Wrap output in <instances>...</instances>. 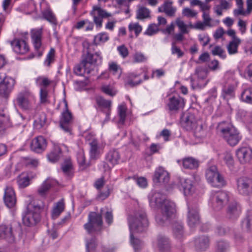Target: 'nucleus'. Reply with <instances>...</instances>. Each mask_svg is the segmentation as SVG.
<instances>
[{
  "label": "nucleus",
  "instance_id": "f257e3e1",
  "mask_svg": "<svg viewBox=\"0 0 252 252\" xmlns=\"http://www.w3.org/2000/svg\"><path fill=\"white\" fill-rule=\"evenodd\" d=\"M150 203L152 207H157L160 209V213L156 217V220L159 225L165 224L176 213V205L174 202L165 199L160 194L155 193L150 200Z\"/></svg>",
  "mask_w": 252,
  "mask_h": 252
},
{
  "label": "nucleus",
  "instance_id": "f03ea898",
  "mask_svg": "<svg viewBox=\"0 0 252 252\" xmlns=\"http://www.w3.org/2000/svg\"><path fill=\"white\" fill-rule=\"evenodd\" d=\"M128 221L130 232V243L136 251L142 248L143 243L140 240L133 237V233L143 231L148 226V220L145 213L143 211H139L134 216L129 217Z\"/></svg>",
  "mask_w": 252,
  "mask_h": 252
},
{
  "label": "nucleus",
  "instance_id": "7ed1b4c3",
  "mask_svg": "<svg viewBox=\"0 0 252 252\" xmlns=\"http://www.w3.org/2000/svg\"><path fill=\"white\" fill-rule=\"evenodd\" d=\"M102 216L104 217L107 223H112L113 217L111 209L103 208L100 210V214L91 212L88 216V222L84 225L85 229L89 234L96 233L101 230L103 224Z\"/></svg>",
  "mask_w": 252,
  "mask_h": 252
},
{
  "label": "nucleus",
  "instance_id": "20e7f679",
  "mask_svg": "<svg viewBox=\"0 0 252 252\" xmlns=\"http://www.w3.org/2000/svg\"><path fill=\"white\" fill-rule=\"evenodd\" d=\"M217 129L220 135L231 146L236 145L241 139L239 131L231 123L222 122Z\"/></svg>",
  "mask_w": 252,
  "mask_h": 252
},
{
  "label": "nucleus",
  "instance_id": "39448f33",
  "mask_svg": "<svg viewBox=\"0 0 252 252\" xmlns=\"http://www.w3.org/2000/svg\"><path fill=\"white\" fill-rule=\"evenodd\" d=\"M222 90L221 95L225 100L235 97V92L239 84V81L236 78L234 72H226L221 82Z\"/></svg>",
  "mask_w": 252,
  "mask_h": 252
},
{
  "label": "nucleus",
  "instance_id": "423d86ee",
  "mask_svg": "<svg viewBox=\"0 0 252 252\" xmlns=\"http://www.w3.org/2000/svg\"><path fill=\"white\" fill-rule=\"evenodd\" d=\"M42 208L34 202L30 203L27 211L23 217V223L27 226H31L36 224L40 219V213Z\"/></svg>",
  "mask_w": 252,
  "mask_h": 252
},
{
  "label": "nucleus",
  "instance_id": "0eeeda50",
  "mask_svg": "<svg viewBox=\"0 0 252 252\" xmlns=\"http://www.w3.org/2000/svg\"><path fill=\"white\" fill-rule=\"evenodd\" d=\"M230 194L224 191L212 192L209 201V206L215 211H220L227 203Z\"/></svg>",
  "mask_w": 252,
  "mask_h": 252
},
{
  "label": "nucleus",
  "instance_id": "6e6552de",
  "mask_svg": "<svg viewBox=\"0 0 252 252\" xmlns=\"http://www.w3.org/2000/svg\"><path fill=\"white\" fill-rule=\"evenodd\" d=\"M34 96L31 92L25 90L19 92L13 100L15 106L23 110H30L32 108V101Z\"/></svg>",
  "mask_w": 252,
  "mask_h": 252
},
{
  "label": "nucleus",
  "instance_id": "1a4fd4ad",
  "mask_svg": "<svg viewBox=\"0 0 252 252\" xmlns=\"http://www.w3.org/2000/svg\"><path fill=\"white\" fill-rule=\"evenodd\" d=\"M206 178L208 182L213 187H221L225 184L223 177L218 172L215 165L209 167L206 171Z\"/></svg>",
  "mask_w": 252,
  "mask_h": 252
},
{
  "label": "nucleus",
  "instance_id": "9d476101",
  "mask_svg": "<svg viewBox=\"0 0 252 252\" xmlns=\"http://www.w3.org/2000/svg\"><path fill=\"white\" fill-rule=\"evenodd\" d=\"M15 80L6 75L5 73H0V96L7 98L14 89Z\"/></svg>",
  "mask_w": 252,
  "mask_h": 252
},
{
  "label": "nucleus",
  "instance_id": "9b49d317",
  "mask_svg": "<svg viewBox=\"0 0 252 252\" xmlns=\"http://www.w3.org/2000/svg\"><path fill=\"white\" fill-rule=\"evenodd\" d=\"M187 222L190 228L195 227L200 222L198 207L197 204H189L188 205Z\"/></svg>",
  "mask_w": 252,
  "mask_h": 252
},
{
  "label": "nucleus",
  "instance_id": "f8f14e48",
  "mask_svg": "<svg viewBox=\"0 0 252 252\" xmlns=\"http://www.w3.org/2000/svg\"><path fill=\"white\" fill-rule=\"evenodd\" d=\"M237 190L243 195L252 193V180L246 177H241L237 180Z\"/></svg>",
  "mask_w": 252,
  "mask_h": 252
},
{
  "label": "nucleus",
  "instance_id": "ddd939ff",
  "mask_svg": "<svg viewBox=\"0 0 252 252\" xmlns=\"http://www.w3.org/2000/svg\"><path fill=\"white\" fill-rule=\"evenodd\" d=\"M200 120L197 119L193 114L188 113L181 118V125L187 130H191L196 126Z\"/></svg>",
  "mask_w": 252,
  "mask_h": 252
},
{
  "label": "nucleus",
  "instance_id": "4468645a",
  "mask_svg": "<svg viewBox=\"0 0 252 252\" xmlns=\"http://www.w3.org/2000/svg\"><path fill=\"white\" fill-rule=\"evenodd\" d=\"M65 111L62 113V117L60 120V126L66 132L71 133L72 115L68 111L67 102L65 101Z\"/></svg>",
  "mask_w": 252,
  "mask_h": 252
},
{
  "label": "nucleus",
  "instance_id": "2eb2a0df",
  "mask_svg": "<svg viewBox=\"0 0 252 252\" xmlns=\"http://www.w3.org/2000/svg\"><path fill=\"white\" fill-rule=\"evenodd\" d=\"M91 14L94 18V22L97 27L101 28L102 26V18L110 17L111 14L99 7H94Z\"/></svg>",
  "mask_w": 252,
  "mask_h": 252
},
{
  "label": "nucleus",
  "instance_id": "dca6fc26",
  "mask_svg": "<svg viewBox=\"0 0 252 252\" xmlns=\"http://www.w3.org/2000/svg\"><path fill=\"white\" fill-rule=\"evenodd\" d=\"M236 156L242 164L249 162L252 158V149L250 147H243L236 152Z\"/></svg>",
  "mask_w": 252,
  "mask_h": 252
},
{
  "label": "nucleus",
  "instance_id": "f3484780",
  "mask_svg": "<svg viewBox=\"0 0 252 252\" xmlns=\"http://www.w3.org/2000/svg\"><path fill=\"white\" fill-rule=\"evenodd\" d=\"M195 74L198 80L196 81L192 77H190V82L192 88L195 89L196 87L205 86L207 82H202V81L207 77L208 74L207 70L198 67L196 69Z\"/></svg>",
  "mask_w": 252,
  "mask_h": 252
},
{
  "label": "nucleus",
  "instance_id": "a211bd4d",
  "mask_svg": "<svg viewBox=\"0 0 252 252\" xmlns=\"http://www.w3.org/2000/svg\"><path fill=\"white\" fill-rule=\"evenodd\" d=\"M169 178L168 172L163 167L159 166L156 169L153 179L156 183L166 184L169 182Z\"/></svg>",
  "mask_w": 252,
  "mask_h": 252
},
{
  "label": "nucleus",
  "instance_id": "6ab92c4d",
  "mask_svg": "<svg viewBox=\"0 0 252 252\" xmlns=\"http://www.w3.org/2000/svg\"><path fill=\"white\" fill-rule=\"evenodd\" d=\"M178 180V185L183 188L185 195H191L194 192L195 187L192 181L190 179L179 177Z\"/></svg>",
  "mask_w": 252,
  "mask_h": 252
},
{
  "label": "nucleus",
  "instance_id": "aec40b11",
  "mask_svg": "<svg viewBox=\"0 0 252 252\" xmlns=\"http://www.w3.org/2000/svg\"><path fill=\"white\" fill-rule=\"evenodd\" d=\"M0 239L5 240L9 243L14 241L15 236L11 225H0Z\"/></svg>",
  "mask_w": 252,
  "mask_h": 252
},
{
  "label": "nucleus",
  "instance_id": "412c9836",
  "mask_svg": "<svg viewBox=\"0 0 252 252\" xmlns=\"http://www.w3.org/2000/svg\"><path fill=\"white\" fill-rule=\"evenodd\" d=\"M47 147L46 139L41 136H38L32 141L31 150L36 153H40L44 151Z\"/></svg>",
  "mask_w": 252,
  "mask_h": 252
},
{
  "label": "nucleus",
  "instance_id": "4be33fe9",
  "mask_svg": "<svg viewBox=\"0 0 252 252\" xmlns=\"http://www.w3.org/2000/svg\"><path fill=\"white\" fill-rule=\"evenodd\" d=\"M90 146V155L91 159L99 158L103 153V147L96 139H93L89 143Z\"/></svg>",
  "mask_w": 252,
  "mask_h": 252
},
{
  "label": "nucleus",
  "instance_id": "5701e85b",
  "mask_svg": "<svg viewBox=\"0 0 252 252\" xmlns=\"http://www.w3.org/2000/svg\"><path fill=\"white\" fill-rule=\"evenodd\" d=\"M184 105L185 102L184 99L179 96H172L170 97L167 103L168 110L173 112L178 111L180 109L184 107Z\"/></svg>",
  "mask_w": 252,
  "mask_h": 252
},
{
  "label": "nucleus",
  "instance_id": "b1692460",
  "mask_svg": "<svg viewBox=\"0 0 252 252\" xmlns=\"http://www.w3.org/2000/svg\"><path fill=\"white\" fill-rule=\"evenodd\" d=\"M11 45L17 54H24L29 51V47L24 40L15 39L11 42Z\"/></svg>",
  "mask_w": 252,
  "mask_h": 252
},
{
  "label": "nucleus",
  "instance_id": "393cba45",
  "mask_svg": "<svg viewBox=\"0 0 252 252\" xmlns=\"http://www.w3.org/2000/svg\"><path fill=\"white\" fill-rule=\"evenodd\" d=\"M4 201L8 208L14 207L16 204L15 194L12 187H7L4 190Z\"/></svg>",
  "mask_w": 252,
  "mask_h": 252
},
{
  "label": "nucleus",
  "instance_id": "a878e982",
  "mask_svg": "<svg viewBox=\"0 0 252 252\" xmlns=\"http://www.w3.org/2000/svg\"><path fill=\"white\" fill-rule=\"evenodd\" d=\"M96 102L100 107L102 108V112L105 114V121H109L111 113V101L106 100L101 96H98L96 98Z\"/></svg>",
  "mask_w": 252,
  "mask_h": 252
},
{
  "label": "nucleus",
  "instance_id": "bb28decb",
  "mask_svg": "<svg viewBox=\"0 0 252 252\" xmlns=\"http://www.w3.org/2000/svg\"><path fill=\"white\" fill-rule=\"evenodd\" d=\"M102 62V57L101 53L99 52L95 53L94 54L88 53L84 58L83 59V63H87L89 66L90 65L96 64L98 65Z\"/></svg>",
  "mask_w": 252,
  "mask_h": 252
},
{
  "label": "nucleus",
  "instance_id": "cd10ccee",
  "mask_svg": "<svg viewBox=\"0 0 252 252\" xmlns=\"http://www.w3.org/2000/svg\"><path fill=\"white\" fill-rule=\"evenodd\" d=\"M177 8L172 5V2L170 1H165L164 3L158 8L159 12H163L167 16L169 17H174L175 15Z\"/></svg>",
  "mask_w": 252,
  "mask_h": 252
},
{
  "label": "nucleus",
  "instance_id": "c85d7f7f",
  "mask_svg": "<svg viewBox=\"0 0 252 252\" xmlns=\"http://www.w3.org/2000/svg\"><path fill=\"white\" fill-rule=\"evenodd\" d=\"M177 162L178 163H182L183 167L188 169H195L199 166L198 161L192 157L185 158L182 160H178Z\"/></svg>",
  "mask_w": 252,
  "mask_h": 252
},
{
  "label": "nucleus",
  "instance_id": "c756f323",
  "mask_svg": "<svg viewBox=\"0 0 252 252\" xmlns=\"http://www.w3.org/2000/svg\"><path fill=\"white\" fill-rule=\"evenodd\" d=\"M42 33V29H33L31 32V37L35 49L38 51L41 46V37Z\"/></svg>",
  "mask_w": 252,
  "mask_h": 252
},
{
  "label": "nucleus",
  "instance_id": "7c9ffc66",
  "mask_svg": "<svg viewBox=\"0 0 252 252\" xmlns=\"http://www.w3.org/2000/svg\"><path fill=\"white\" fill-rule=\"evenodd\" d=\"M196 250L199 252L206 250L209 245V239L206 236H202L196 238L194 240Z\"/></svg>",
  "mask_w": 252,
  "mask_h": 252
},
{
  "label": "nucleus",
  "instance_id": "2f4dec72",
  "mask_svg": "<svg viewBox=\"0 0 252 252\" xmlns=\"http://www.w3.org/2000/svg\"><path fill=\"white\" fill-rule=\"evenodd\" d=\"M157 241L159 252H171L170 243L167 237L160 235L158 237Z\"/></svg>",
  "mask_w": 252,
  "mask_h": 252
},
{
  "label": "nucleus",
  "instance_id": "473e14b6",
  "mask_svg": "<svg viewBox=\"0 0 252 252\" xmlns=\"http://www.w3.org/2000/svg\"><path fill=\"white\" fill-rule=\"evenodd\" d=\"M106 161L112 166L119 163L120 159L119 152L116 150H111L106 154Z\"/></svg>",
  "mask_w": 252,
  "mask_h": 252
},
{
  "label": "nucleus",
  "instance_id": "72a5a7b5",
  "mask_svg": "<svg viewBox=\"0 0 252 252\" xmlns=\"http://www.w3.org/2000/svg\"><path fill=\"white\" fill-rule=\"evenodd\" d=\"M64 200L63 199H62L54 204L52 211V218L55 220L58 218L64 211Z\"/></svg>",
  "mask_w": 252,
  "mask_h": 252
},
{
  "label": "nucleus",
  "instance_id": "f704fd0d",
  "mask_svg": "<svg viewBox=\"0 0 252 252\" xmlns=\"http://www.w3.org/2000/svg\"><path fill=\"white\" fill-rule=\"evenodd\" d=\"M61 154V149L59 145L54 143L53 150L47 155V157L49 161L54 163L60 159Z\"/></svg>",
  "mask_w": 252,
  "mask_h": 252
},
{
  "label": "nucleus",
  "instance_id": "c9c22d12",
  "mask_svg": "<svg viewBox=\"0 0 252 252\" xmlns=\"http://www.w3.org/2000/svg\"><path fill=\"white\" fill-rule=\"evenodd\" d=\"M240 208L238 204L236 202H232L228 206L227 215L229 218H235L240 215Z\"/></svg>",
  "mask_w": 252,
  "mask_h": 252
},
{
  "label": "nucleus",
  "instance_id": "e433bc0d",
  "mask_svg": "<svg viewBox=\"0 0 252 252\" xmlns=\"http://www.w3.org/2000/svg\"><path fill=\"white\" fill-rule=\"evenodd\" d=\"M241 40L239 37H234L232 39L227 46V49L230 55H233L237 53L238 48L241 44Z\"/></svg>",
  "mask_w": 252,
  "mask_h": 252
},
{
  "label": "nucleus",
  "instance_id": "4c0bfd02",
  "mask_svg": "<svg viewBox=\"0 0 252 252\" xmlns=\"http://www.w3.org/2000/svg\"><path fill=\"white\" fill-rule=\"evenodd\" d=\"M54 184L55 181L53 179H47L39 187L38 194L41 196L44 195Z\"/></svg>",
  "mask_w": 252,
  "mask_h": 252
},
{
  "label": "nucleus",
  "instance_id": "58836bf2",
  "mask_svg": "<svg viewBox=\"0 0 252 252\" xmlns=\"http://www.w3.org/2000/svg\"><path fill=\"white\" fill-rule=\"evenodd\" d=\"M175 25L178 28L179 32L182 33H187L189 32V28H192L191 24H187L180 18H177L175 20Z\"/></svg>",
  "mask_w": 252,
  "mask_h": 252
},
{
  "label": "nucleus",
  "instance_id": "ea45409f",
  "mask_svg": "<svg viewBox=\"0 0 252 252\" xmlns=\"http://www.w3.org/2000/svg\"><path fill=\"white\" fill-rule=\"evenodd\" d=\"M139 75V74L135 73H128L126 77V85L134 87L140 84L142 82L141 79L138 81H134V79L137 78Z\"/></svg>",
  "mask_w": 252,
  "mask_h": 252
},
{
  "label": "nucleus",
  "instance_id": "a19ab883",
  "mask_svg": "<svg viewBox=\"0 0 252 252\" xmlns=\"http://www.w3.org/2000/svg\"><path fill=\"white\" fill-rule=\"evenodd\" d=\"M230 6V4L226 0H220V4L216 5L214 9L218 15L221 16L222 14V10L228 9Z\"/></svg>",
  "mask_w": 252,
  "mask_h": 252
},
{
  "label": "nucleus",
  "instance_id": "79ce46f5",
  "mask_svg": "<svg viewBox=\"0 0 252 252\" xmlns=\"http://www.w3.org/2000/svg\"><path fill=\"white\" fill-rule=\"evenodd\" d=\"M173 231L175 237L177 239H181L184 234L183 224L181 222H176L173 225Z\"/></svg>",
  "mask_w": 252,
  "mask_h": 252
},
{
  "label": "nucleus",
  "instance_id": "37998d69",
  "mask_svg": "<svg viewBox=\"0 0 252 252\" xmlns=\"http://www.w3.org/2000/svg\"><path fill=\"white\" fill-rule=\"evenodd\" d=\"M88 66L87 63H83V61L80 64H77L74 68V72L77 75L82 76L83 75L84 73L87 72V73H90V70L88 69Z\"/></svg>",
  "mask_w": 252,
  "mask_h": 252
},
{
  "label": "nucleus",
  "instance_id": "c03bdc74",
  "mask_svg": "<svg viewBox=\"0 0 252 252\" xmlns=\"http://www.w3.org/2000/svg\"><path fill=\"white\" fill-rule=\"evenodd\" d=\"M150 17V11L146 7L140 6L137 11L136 18L143 20Z\"/></svg>",
  "mask_w": 252,
  "mask_h": 252
},
{
  "label": "nucleus",
  "instance_id": "a18cd8bd",
  "mask_svg": "<svg viewBox=\"0 0 252 252\" xmlns=\"http://www.w3.org/2000/svg\"><path fill=\"white\" fill-rule=\"evenodd\" d=\"M43 18L48 22L54 25L57 24V20L55 15L49 8L42 12Z\"/></svg>",
  "mask_w": 252,
  "mask_h": 252
},
{
  "label": "nucleus",
  "instance_id": "49530a36",
  "mask_svg": "<svg viewBox=\"0 0 252 252\" xmlns=\"http://www.w3.org/2000/svg\"><path fill=\"white\" fill-rule=\"evenodd\" d=\"M127 108L125 104H121L118 107V114L119 117V123L123 124L126 116Z\"/></svg>",
  "mask_w": 252,
  "mask_h": 252
},
{
  "label": "nucleus",
  "instance_id": "de8ad7c7",
  "mask_svg": "<svg viewBox=\"0 0 252 252\" xmlns=\"http://www.w3.org/2000/svg\"><path fill=\"white\" fill-rule=\"evenodd\" d=\"M241 96L243 101L252 104V89L251 88L245 89L242 93Z\"/></svg>",
  "mask_w": 252,
  "mask_h": 252
},
{
  "label": "nucleus",
  "instance_id": "09e8293b",
  "mask_svg": "<svg viewBox=\"0 0 252 252\" xmlns=\"http://www.w3.org/2000/svg\"><path fill=\"white\" fill-rule=\"evenodd\" d=\"M97 244L94 237L87 238L86 239V247L87 252H94L96 247Z\"/></svg>",
  "mask_w": 252,
  "mask_h": 252
},
{
  "label": "nucleus",
  "instance_id": "8fccbe9b",
  "mask_svg": "<svg viewBox=\"0 0 252 252\" xmlns=\"http://www.w3.org/2000/svg\"><path fill=\"white\" fill-rule=\"evenodd\" d=\"M36 84L40 87L46 89L51 83V81L47 77L41 76L36 79Z\"/></svg>",
  "mask_w": 252,
  "mask_h": 252
},
{
  "label": "nucleus",
  "instance_id": "3c124183",
  "mask_svg": "<svg viewBox=\"0 0 252 252\" xmlns=\"http://www.w3.org/2000/svg\"><path fill=\"white\" fill-rule=\"evenodd\" d=\"M206 128V125L203 123L200 120L198 122V124L196 125V126L194 127L192 130L194 131L195 134L197 136H202L205 133V130Z\"/></svg>",
  "mask_w": 252,
  "mask_h": 252
},
{
  "label": "nucleus",
  "instance_id": "603ef678",
  "mask_svg": "<svg viewBox=\"0 0 252 252\" xmlns=\"http://www.w3.org/2000/svg\"><path fill=\"white\" fill-rule=\"evenodd\" d=\"M62 169L63 173L67 176L72 174V165L69 159L66 160L62 165Z\"/></svg>",
  "mask_w": 252,
  "mask_h": 252
},
{
  "label": "nucleus",
  "instance_id": "864d4df0",
  "mask_svg": "<svg viewBox=\"0 0 252 252\" xmlns=\"http://www.w3.org/2000/svg\"><path fill=\"white\" fill-rule=\"evenodd\" d=\"M109 70L114 75H117V78L120 77L122 73V70L120 65H118L115 63H111L109 64Z\"/></svg>",
  "mask_w": 252,
  "mask_h": 252
},
{
  "label": "nucleus",
  "instance_id": "5fc2aeb1",
  "mask_svg": "<svg viewBox=\"0 0 252 252\" xmlns=\"http://www.w3.org/2000/svg\"><path fill=\"white\" fill-rule=\"evenodd\" d=\"M18 184L20 188H25L30 184V178L28 175L22 174L18 177Z\"/></svg>",
  "mask_w": 252,
  "mask_h": 252
},
{
  "label": "nucleus",
  "instance_id": "6e6d98bb",
  "mask_svg": "<svg viewBox=\"0 0 252 252\" xmlns=\"http://www.w3.org/2000/svg\"><path fill=\"white\" fill-rule=\"evenodd\" d=\"M128 30L130 32H134L136 36H138L142 30V27L138 23H131L128 25Z\"/></svg>",
  "mask_w": 252,
  "mask_h": 252
},
{
  "label": "nucleus",
  "instance_id": "4d7b16f0",
  "mask_svg": "<svg viewBox=\"0 0 252 252\" xmlns=\"http://www.w3.org/2000/svg\"><path fill=\"white\" fill-rule=\"evenodd\" d=\"M229 245L228 242L224 241L218 242L216 252H227L229 250Z\"/></svg>",
  "mask_w": 252,
  "mask_h": 252
},
{
  "label": "nucleus",
  "instance_id": "13d9d810",
  "mask_svg": "<svg viewBox=\"0 0 252 252\" xmlns=\"http://www.w3.org/2000/svg\"><path fill=\"white\" fill-rule=\"evenodd\" d=\"M132 179L140 188H144L147 186V179L144 177H136L135 176L128 177L126 180Z\"/></svg>",
  "mask_w": 252,
  "mask_h": 252
},
{
  "label": "nucleus",
  "instance_id": "bf43d9fd",
  "mask_svg": "<svg viewBox=\"0 0 252 252\" xmlns=\"http://www.w3.org/2000/svg\"><path fill=\"white\" fill-rule=\"evenodd\" d=\"M46 116L44 114H42L37 118L34 122V126L37 129L42 128L46 123Z\"/></svg>",
  "mask_w": 252,
  "mask_h": 252
},
{
  "label": "nucleus",
  "instance_id": "052dcab7",
  "mask_svg": "<svg viewBox=\"0 0 252 252\" xmlns=\"http://www.w3.org/2000/svg\"><path fill=\"white\" fill-rule=\"evenodd\" d=\"M109 39V36L107 33L101 32L96 36L94 38V42L95 44H99L101 42H105Z\"/></svg>",
  "mask_w": 252,
  "mask_h": 252
},
{
  "label": "nucleus",
  "instance_id": "680f3d73",
  "mask_svg": "<svg viewBox=\"0 0 252 252\" xmlns=\"http://www.w3.org/2000/svg\"><path fill=\"white\" fill-rule=\"evenodd\" d=\"M158 30L159 29L158 25L155 24H150L148 26L145 32H144V34L151 36L157 33L158 32Z\"/></svg>",
  "mask_w": 252,
  "mask_h": 252
},
{
  "label": "nucleus",
  "instance_id": "e2e57ef3",
  "mask_svg": "<svg viewBox=\"0 0 252 252\" xmlns=\"http://www.w3.org/2000/svg\"><path fill=\"white\" fill-rule=\"evenodd\" d=\"M133 58L135 63H143L147 60V57L140 52H136L133 55Z\"/></svg>",
  "mask_w": 252,
  "mask_h": 252
},
{
  "label": "nucleus",
  "instance_id": "0e129e2a",
  "mask_svg": "<svg viewBox=\"0 0 252 252\" xmlns=\"http://www.w3.org/2000/svg\"><path fill=\"white\" fill-rule=\"evenodd\" d=\"M55 54V51L54 48H51L48 53L46 59L44 62V64L47 66H50L52 62L54 61Z\"/></svg>",
  "mask_w": 252,
  "mask_h": 252
},
{
  "label": "nucleus",
  "instance_id": "69168bd1",
  "mask_svg": "<svg viewBox=\"0 0 252 252\" xmlns=\"http://www.w3.org/2000/svg\"><path fill=\"white\" fill-rule=\"evenodd\" d=\"M212 53L214 56H219L223 59L225 58L224 51L219 46H216L211 50Z\"/></svg>",
  "mask_w": 252,
  "mask_h": 252
},
{
  "label": "nucleus",
  "instance_id": "338daca9",
  "mask_svg": "<svg viewBox=\"0 0 252 252\" xmlns=\"http://www.w3.org/2000/svg\"><path fill=\"white\" fill-rule=\"evenodd\" d=\"M117 51H118L120 55L123 58H126L128 56V50L124 45H122L117 47Z\"/></svg>",
  "mask_w": 252,
  "mask_h": 252
},
{
  "label": "nucleus",
  "instance_id": "774afa93",
  "mask_svg": "<svg viewBox=\"0 0 252 252\" xmlns=\"http://www.w3.org/2000/svg\"><path fill=\"white\" fill-rule=\"evenodd\" d=\"M242 225L246 226L248 230H252V214L249 215L247 218L243 221Z\"/></svg>",
  "mask_w": 252,
  "mask_h": 252
}]
</instances>
